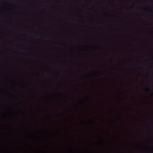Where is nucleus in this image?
Instances as JSON below:
<instances>
[{"instance_id": "nucleus-1", "label": "nucleus", "mask_w": 153, "mask_h": 153, "mask_svg": "<svg viewBox=\"0 0 153 153\" xmlns=\"http://www.w3.org/2000/svg\"><path fill=\"white\" fill-rule=\"evenodd\" d=\"M146 91H149V88H146Z\"/></svg>"}, {"instance_id": "nucleus-2", "label": "nucleus", "mask_w": 153, "mask_h": 153, "mask_svg": "<svg viewBox=\"0 0 153 153\" xmlns=\"http://www.w3.org/2000/svg\"><path fill=\"white\" fill-rule=\"evenodd\" d=\"M93 122H94H94H94V121H93Z\"/></svg>"}]
</instances>
